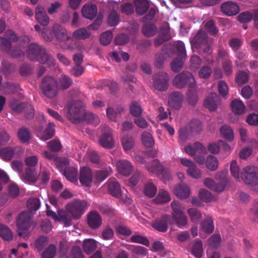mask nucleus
<instances>
[{
  "label": "nucleus",
  "instance_id": "61",
  "mask_svg": "<svg viewBox=\"0 0 258 258\" xmlns=\"http://www.w3.org/2000/svg\"><path fill=\"white\" fill-rule=\"evenodd\" d=\"M186 172L189 176L194 178L199 179L202 176L201 171L195 165L191 166L190 168H188Z\"/></svg>",
  "mask_w": 258,
  "mask_h": 258
},
{
  "label": "nucleus",
  "instance_id": "9",
  "mask_svg": "<svg viewBox=\"0 0 258 258\" xmlns=\"http://www.w3.org/2000/svg\"><path fill=\"white\" fill-rule=\"evenodd\" d=\"M154 88L160 91H166L169 87V78L168 74L164 72H159L153 76Z\"/></svg>",
  "mask_w": 258,
  "mask_h": 258
},
{
  "label": "nucleus",
  "instance_id": "56",
  "mask_svg": "<svg viewBox=\"0 0 258 258\" xmlns=\"http://www.w3.org/2000/svg\"><path fill=\"white\" fill-rule=\"evenodd\" d=\"M48 243V239L45 236L39 237L35 241V247L38 251L42 250Z\"/></svg>",
  "mask_w": 258,
  "mask_h": 258
},
{
  "label": "nucleus",
  "instance_id": "44",
  "mask_svg": "<svg viewBox=\"0 0 258 258\" xmlns=\"http://www.w3.org/2000/svg\"><path fill=\"white\" fill-rule=\"evenodd\" d=\"M177 57L185 59L186 57L185 47L182 42H178L175 45Z\"/></svg>",
  "mask_w": 258,
  "mask_h": 258
},
{
  "label": "nucleus",
  "instance_id": "47",
  "mask_svg": "<svg viewBox=\"0 0 258 258\" xmlns=\"http://www.w3.org/2000/svg\"><path fill=\"white\" fill-rule=\"evenodd\" d=\"M130 113L134 116H140L142 112V109L141 105L136 101H132L130 104Z\"/></svg>",
  "mask_w": 258,
  "mask_h": 258
},
{
  "label": "nucleus",
  "instance_id": "4",
  "mask_svg": "<svg viewBox=\"0 0 258 258\" xmlns=\"http://www.w3.org/2000/svg\"><path fill=\"white\" fill-rule=\"evenodd\" d=\"M67 118L73 123H80L84 120L85 106L80 100L70 101L67 104Z\"/></svg>",
  "mask_w": 258,
  "mask_h": 258
},
{
  "label": "nucleus",
  "instance_id": "58",
  "mask_svg": "<svg viewBox=\"0 0 258 258\" xmlns=\"http://www.w3.org/2000/svg\"><path fill=\"white\" fill-rule=\"evenodd\" d=\"M205 28L208 33L212 35H216L218 33V29L213 20L207 21L205 24Z\"/></svg>",
  "mask_w": 258,
  "mask_h": 258
},
{
  "label": "nucleus",
  "instance_id": "26",
  "mask_svg": "<svg viewBox=\"0 0 258 258\" xmlns=\"http://www.w3.org/2000/svg\"><path fill=\"white\" fill-rule=\"evenodd\" d=\"M174 192L176 196L181 199H186L190 195L188 187L184 184H179L176 186Z\"/></svg>",
  "mask_w": 258,
  "mask_h": 258
},
{
  "label": "nucleus",
  "instance_id": "8",
  "mask_svg": "<svg viewBox=\"0 0 258 258\" xmlns=\"http://www.w3.org/2000/svg\"><path fill=\"white\" fill-rule=\"evenodd\" d=\"M32 224L31 213L30 211L22 212L17 219L18 235L25 237L28 235V229Z\"/></svg>",
  "mask_w": 258,
  "mask_h": 258
},
{
  "label": "nucleus",
  "instance_id": "34",
  "mask_svg": "<svg viewBox=\"0 0 258 258\" xmlns=\"http://www.w3.org/2000/svg\"><path fill=\"white\" fill-rule=\"evenodd\" d=\"M203 252V243L200 240H195L191 248V253L197 258H201Z\"/></svg>",
  "mask_w": 258,
  "mask_h": 258
},
{
  "label": "nucleus",
  "instance_id": "37",
  "mask_svg": "<svg viewBox=\"0 0 258 258\" xmlns=\"http://www.w3.org/2000/svg\"><path fill=\"white\" fill-rule=\"evenodd\" d=\"M0 237L5 240L10 241L13 239V235L7 226L0 224Z\"/></svg>",
  "mask_w": 258,
  "mask_h": 258
},
{
  "label": "nucleus",
  "instance_id": "7",
  "mask_svg": "<svg viewBox=\"0 0 258 258\" xmlns=\"http://www.w3.org/2000/svg\"><path fill=\"white\" fill-rule=\"evenodd\" d=\"M89 207V204L86 201L76 199L68 204L66 209L73 218L78 219Z\"/></svg>",
  "mask_w": 258,
  "mask_h": 258
},
{
  "label": "nucleus",
  "instance_id": "23",
  "mask_svg": "<svg viewBox=\"0 0 258 258\" xmlns=\"http://www.w3.org/2000/svg\"><path fill=\"white\" fill-rule=\"evenodd\" d=\"M62 174L66 178L73 183L78 182V170L74 167H65L62 170L61 169Z\"/></svg>",
  "mask_w": 258,
  "mask_h": 258
},
{
  "label": "nucleus",
  "instance_id": "42",
  "mask_svg": "<svg viewBox=\"0 0 258 258\" xmlns=\"http://www.w3.org/2000/svg\"><path fill=\"white\" fill-rule=\"evenodd\" d=\"M130 241L132 242L138 243L148 246L150 245V242L148 239L141 235L135 234L132 235L130 238Z\"/></svg>",
  "mask_w": 258,
  "mask_h": 258
},
{
  "label": "nucleus",
  "instance_id": "19",
  "mask_svg": "<svg viewBox=\"0 0 258 258\" xmlns=\"http://www.w3.org/2000/svg\"><path fill=\"white\" fill-rule=\"evenodd\" d=\"M52 31L56 38L59 41H65L70 39L66 29L62 26L55 24L52 26Z\"/></svg>",
  "mask_w": 258,
  "mask_h": 258
},
{
  "label": "nucleus",
  "instance_id": "12",
  "mask_svg": "<svg viewBox=\"0 0 258 258\" xmlns=\"http://www.w3.org/2000/svg\"><path fill=\"white\" fill-rule=\"evenodd\" d=\"M103 130L104 133L99 140L100 145L104 148H112L114 144L112 137V131L106 125H104Z\"/></svg>",
  "mask_w": 258,
  "mask_h": 258
},
{
  "label": "nucleus",
  "instance_id": "22",
  "mask_svg": "<svg viewBox=\"0 0 258 258\" xmlns=\"http://www.w3.org/2000/svg\"><path fill=\"white\" fill-rule=\"evenodd\" d=\"M107 191L110 195L115 198L119 199L122 196L120 185L116 180H109L108 181Z\"/></svg>",
  "mask_w": 258,
  "mask_h": 258
},
{
  "label": "nucleus",
  "instance_id": "31",
  "mask_svg": "<svg viewBox=\"0 0 258 258\" xmlns=\"http://www.w3.org/2000/svg\"><path fill=\"white\" fill-rule=\"evenodd\" d=\"M56 220L63 223L66 227L70 226L72 224V218L62 210L58 211V217Z\"/></svg>",
  "mask_w": 258,
  "mask_h": 258
},
{
  "label": "nucleus",
  "instance_id": "28",
  "mask_svg": "<svg viewBox=\"0 0 258 258\" xmlns=\"http://www.w3.org/2000/svg\"><path fill=\"white\" fill-rule=\"evenodd\" d=\"M231 107L232 111L236 114H242L244 112L245 106L242 101L239 99H235L231 103Z\"/></svg>",
  "mask_w": 258,
  "mask_h": 258
},
{
  "label": "nucleus",
  "instance_id": "53",
  "mask_svg": "<svg viewBox=\"0 0 258 258\" xmlns=\"http://www.w3.org/2000/svg\"><path fill=\"white\" fill-rule=\"evenodd\" d=\"M56 246L54 244H50L43 252L42 258H53L56 253Z\"/></svg>",
  "mask_w": 258,
  "mask_h": 258
},
{
  "label": "nucleus",
  "instance_id": "38",
  "mask_svg": "<svg viewBox=\"0 0 258 258\" xmlns=\"http://www.w3.org/2000/svg\"><path fill=\"white\" fill-rule=\"evenodd\" d=\"M202 228L206 233H211L214 229L213 221L211 217H207L201 224Z\"/></svg>",
  "mask_w": 258,
  "mask_h": 258
},
{
  "label": "nucleus",
  "instance_id": "11",
  "mask_svg": "<svg viewBox=\"0 0 258 258\" xmlns=\"http://www.w3.org/2000/svg\"><path fill=\"white\" fill-rule=\"evenodd\" d=\"M172 216L170 215H163L160 219L155 220L152 224V226L157 230L165 232L168 229V225L172 224Z\"/></svg>",
  "mask_w": 258,
  "mask_h": 258
},
{
  "label": "nucleus",
  "instance_id": "24",
  "mask_svg": "<svg viewBox=\"0 0 258 258\" xmlns=\"http://www.w3.org/2000/svg\"><path fill=\"white\" fill-rule=\"evenodd\" d=\"M97 13V8L95 5H85L82 9L83 16L90 20L95 17Z\"/></svg>",
  "mask_w": 258,
  "mask_h": 258
},
{
  "label": "nucleus",
  "instance_id": "5",
  "mask_svg": "<svg viewBox=\"0 0 258 258\" xmlns=\"http://www.w3.org/2000/svg\"><path fill=\"white\" fill-rule=\"evenodd\" d=\"M40 89L45 96L53 98L58 94L57 82L52 77L45 76L42 80Z\"/></svg>",
  "mask_w": 258,
  "mask_h": 258
},
{
  "label": "nucleus",
  "instance_id": "60",
  "mask_svg": "<svg viewBox=\"0 0 258 258\" xmlns=\"http://www.w3.org/2000/svg\"><path fill=\"white\" fill-rule=\"evenodd\" d=\"M189 127L190 132L195 134H198L202 130V123L197 119L192 120L189 124Z\"/></svg>",
  "mask_w": 258,
  "mask_h": 258
},
{
  "label": "nucleus",
  "instance_id": "16",
  "mask_svg": "<svg viewBox=\"0 0 258 258\" xmlns=\"http://www.w3.org/2000/svg\"><path fill=\"white\" fill-rule=\"evenodd\" d=\"M215 179L220 182L218 183L215 182L212 190L218 192L223 191L228 183V180L226 178V172H217L215 175Z\"/></svg>",
  "mask_w": 258,
  "mask_h": 258
},
{
  "label": "nucleus",
  "instance_id": "33",
  "mask_svg": "<svg viewBox=\"0 0 258 258\" xmlns=\"http://www.w3.org/2000/svg\"><path fill=\"white\" fill-rule=\"evenodd\" d=\"M149 8V4L146 0H138L136 3V13L140 15L144 14Z\"/></svg>",
  "mask_w": 258,
  "mask_h": 258
},
{
  "label": "nucleus",
  "instance_id": "46",
  "mask_svg": "<svg viewBox=\"0 0 258 258\" xmlns=\"http://www.w3.org/2000/svg\"><path fill=\"white\" fill-rule=\"evenodd\" d=\"M190 220L193 222H198L202 218L201 213L196 208H191L187 210Z\"/></svg>",
  "mask_w": 258,
  "mask_h": 258
},
{
  "label": "nucleus",
  "instance_id": "64",
  "mask_svg": "<svg viewBox=\"0 0 258 258\" xmlns=\"http://www.w3.org/2000/svg\"><path fill=\"white\" fill-rule=\"evenodd\" d=\"M248 79V75L244 71H240L235 78L236 83L240 85L245 84Z\"/></svg>",
  "mask_w": 258,
  "mask_h": 258
},
{
  "label": "nucleus",
  "instance_id": "15",
  "mask_svg": "<svg viewBox=\"0 0 258 258\" xmlns=\"http://www.w3.org/2000/svg\"><path fill=\"white\" fill-rule=\"evenodd\" d=\"M221 11L225 15L232 16L239 13V7L235 3L227 2L222 4Z\"/></svg>",
  "mask_w": 258,
  "mask_h": 258
},
{
  "label": "nucleus",
  "instance_id": "21",
  "mask_svg": "<svg viewBox=\"0 0 258 258\" xmlns=\"http://www.w3.org/2000/svg\"><path fill=\"white\" fill-rule=\"evenodd\" d=\"M12 108L17 112L24 111L26 109H29L30 113L28 114L27 118H33L34 114V109L32 104L28 103L22 102L20 103L13 104L11 105Z\"/></svg>",
  "mask_w": 258,
  "mask_h": 258
},
{
  "label": "nucleus",
  "instance_id": "59",
  "mask_svg": "<svg viewBox=\"0 0 258 258\" xmlns=\"http://www.w3.org/2000/svg\"><path fill=\"white\" fill-rule=\"evenodd\" d=\"M184 60L178 57L174 59L170 63L172 70L175 73L179 72L182 68Z\"/></svg>",
  "mask_w": 258,
  "mask_h": 258
},
{
  "label": "nucleus",
  "instance_id": "2",
  "mask_svg": "<svg viewBox=\"0 0 258 258\" xmlns=\"http://www.w3.org/2000/svg\"><path fill=\"white\" fill-rule=\"evenodd\" d=\"M8 39L0 37V47L5 52L14 58L18 59L23 58L25 54L23 51L17 48L12 49V42H14L18 40V38L15 33L11 30H8L6 32Z\"/></svg>",
  "mask_w": 258,
  "mask_h": 258
},
{
  "label": "nucleus",
  "instance_id": "41",
  "mask_svg": "<svg viewBox=\"0 0 258 258\" xmlns=\"http://www.w3.org/2000/svg\"><path fill=\"white\" fill-rule=\"evenodd\" d=\"M221 136L226 140L232 141L233 139V133L232 130L227 125L222 126L220 130Z\"/></svg>",
  "mask_w": 258,
  "mask_h": 258
},
{
  "label": "nucleus",
  "instance_id": "35",
  "mask_svg": "<svg viewBox=\"0 0 258 258\" xmlns=\"http://www.w3.org/2000/svg\"><path fill=\"white\" fill-rule=\"evenodd\" d=\"M206 166L209 170L215 171L218 167V161L215 156L209 155L206 161Z\"/></svg>",
  "mask_w": 258,
  "mask_h": 258
},
{
  "label": "nucleus",
  "instance_id": "63",
  "mask_svg": "<svg viewBox=\"0 0 258 258\" xmlns=\"http://www.w3.org/2000/svg\"><path fill=\"white\" fill-rule=\"evenodd\" d=\"M113 37L112 33L108 31L102 34L100 37V42L104 45L109 44Z\"/></svg>",
  "mask_w": 258,
  "mask_h": 258
},
{
  "label": "nucleus",
  "instance_id": "36",
  "mask_svg": "<svg viewBox=\"0 0 258 258\" xmlns=\"http://www.w3.org/2000/svg\"><path fill=\"white\" fill-rule=\"evenodd\" d=\"M58 82L60 88L62 90L68 89L73 84L72 79L69 76L66 75H61Z\"/></svg>",
  "mask_w": 258,
  "mask_h": 258
},
{
  "label": "nucleus",
  "instance_id": "18",
  "mask_svg": "<svg viewBox=\"0 0 258 258\" xmlns=\"http://www.w3.org/2000/svg\"><path fill=\"white\" fill-rule=\"evenodd\" d=\"M116 168L118 172L124 176L129 175L133 170V166L127 160H120L116 163Z\"/></svg>",
  "mask_w": 258,
  "mask_h": 258
},
{
  "label": "nucleus",
  "instance_id": "52",
  "mask_svg": "<svg viewBox=\"0 0 258 258\" xmlns=\"http://www.w3.org/2000/svg\"><path fill=\"white\" fill-rule=\"evenodd\" d=\"M84 120H86L89 123H94L97 125L100 122L99 117L95 114L90 112H86L85 111V116Z\"/></svg>",
  "mask_w": 258,
  "mask_h": 258
},
{
  "label": "nucleus",
  "instance_id": "1",
  "mask_svg": "<svg viewBox=\"0 0 258 258\" xmlns=\"http://www.w3.org/2000/svg\"><path fill=\"white\" fill-rule=\"evenodd\" d=\"M26 55L31 60H37L41 63L54 66L55 59L48 54L46 50L37 43L29 44L26 52Z\"/></svg>",
  "mask_w": 258,
  "mask_h": 258
},
{
  "label": "nucleus",
  "instance_id": "49",
  "mask_svg": "<svg viewBox=\"0 0 258 258\" xmlns=\"http://www.w3.org/2000/svg\"><path fill=\"white\" fill-rule=\"evenodd\" d=\"M144 191L147 196L152 198L157 192V187L153 183L149 182L145 185Z\"/></svg>",
  "mask_w": 258,
  "mask_h": 258
},
{
  "label": "nucleus",
  "instance_id": "29",
  "mask_svg": "<svg viewBox=\"0 0 258 258\" xmlns=\"http://www.w3.org/2000/svg\"><path fill=\"white\" fill-rule=\"evenodd\" d=\"M17 149H18L17 147L15 148L10 147L4 148L1 150L0 155L5 161H10L13 157L14 152Z\"/></svg>",
  "mask_w": 258,
  "mask_h": 258
},
{
  "label": "nucleus",
  "instance_id": "25",
  "mask_svg": "<svg viewBox=\"0 0 258 258\" xmlns=\"http://www.w3.org/2000/svg\"><path fill=\"white\" fill-rule=\"evenodd\" d=\"M219 97L216 93H211L205 99L204 104L206 108H208L210 111L215 110L218 105Z\"/></svg>",
  "mask_w": 258,
  "mask_h": 258
},
{
  "label": "nucleus",
  "instance_id": "45",
  "mask_svg": "<svg viewBox=\"0 0 258 258\" xmlns=\"http://www.w3.org/2000/svg\"><path fill=\"white\" fill-rule=\"evenodd\" d=\"M18 136L21 142L23 143L29 141L31 137L29 131L26 127L20 128L18 131Z\"/></svg>",
  "mask_w": 258,
  "mask_h": 258
},
{
  "label": "nucleus",
  "instance_id": "17",
  "mask_svg": "<svg viewBox=\"0 0 258 258\" xmlns=\"http://www.w3.org/2000/svg\"><path fill=\"white\" fill-rule=\"evenodd\" d=\"M183 100V95L179 92L171 93L168 99V102L170 106L178 109L180 108Z\"/></svg>",
  "mask_w": 258,
  "mask_h": 258
},
{
  "label": "nucleus",
  "instance_id": "30",
  "mask_svg": "<svg viewBox=\"0 0 258 258\" xmlns=\"http://www.w3.org/2000/svg\"><path fill=\"white\" fill-rule=\"evenodd\" d=\"M148 171L152 173L159 174L163 171L162 167L158 160H154L146 165Z\"/></svg>",
  "mask_w": 258,
  "mask_h": 258
},
{
  "label": "nucleus",
  "instance_id": "6",
  "mask_svg": "<svg viewBox=\"0 0 258 258\" xmlns=\"http://www.w3.org/2000/svg\"><path fill=\"white\" fill-rule=\"evenodd\" d=\"M173 85L178 89L187 86L189 88H194L196 83L193 75L188 72H182L176 75L173 80Z\"/></svg>",
  "mask_w": 258,
  "mask_h": 258
},
{
  "label": "nucleus",
  "instance_id": "10",
  "mask_svg": "<svg viewBox=\"0 0 258 258\" xmlns=\"http://www.w3.org/2000/svg\"><path fill=\"white\" fill-rule=\"evenodd\" d=\"M241 177L247 184L258 183V168L254 166H246L241 173Z\"/></svg>",
  "mask_w": 258,
  "mask_h": 258
},
{
  "label": "nucleus",
  "instance_id": "57",
  "mask_svg": "<svg viewBox=\"0 0 258 258\" xmlns=\"http://www.w3.org/2000/svg\"><path fill=\"white\" fill-rule=\"evenodd\" d=\"M142 32L146 37H150L156 33V28L153 24H145L143 27Z\"/></svg>",
  "mask_w": 258,
  "mask_h": 258
},
{
  "label": "nucleus",
  "instance_id": "39",
  "mask_svg": "<svg viewBox=\"0 0 258 258\" xmlns=\"http://www.w3.org/2000/svg\"><path fill=\"white\" fill-rule=\"evenodd\" d=\"M170 200L169 194L165 190L161 189L155 198V201L157 204H162L167 203L170 201Z\"/></svg>",
  "mask_w": 258,
  "mask_h": 258
},
{
  "label": "nucleus",
  "instance_id": "32",
  "mask_svg": "<svg viewBox=\"0 0 258 258\" xmlns=\"http://www.w3.org/2000/svg\"><path fill=\"white\" fill-rule=\"evenodd\" d=\"M97 245L95 240L93 239H85L84 240L83 248L87 254H90L96 248Z\"/></svg>",
  "mask_w": 258,
  "mask_h": 258
},
{
  "label": "nucleus",
  "instance_id": "43",
  "mask_svg": "<svg viewBox=\"0 0 258 258\" xmlns=\"http://www.w3.org/2000/svg\"><path fill=\"white\" fill-rule=\"evenodd\" d=\"M121 144L125 151L131 150L134 146V140L131 136H125L121 139Z\"/></svg>",
  "mask_w": 258,
  "mask_h": 258
},
{
  "label": "nucleus",
  "instance_id": "62",
  "mask_svg": "<svg viewBox=\"0 0 258 258\" xmlns=\"http://www.w3.org/2000/svg\"><path fill=\"white\" fill-rule=\"evenodd\" d=\"M170 27L168 24L162 26L160 29L159 36L168 41L171 39L170 35Z\"/></svg>",
  "mask_w": 258,
  "mask_h": 258
},
{
  "label": "nucleus",
  "instance_id": "3",
  "mask_svg": "<svg viewBox=\"0 0 258 258\" xmlns=\"http://www.w3.org/2000/svg\"><path fill=\"white\" fill-rule=\"evenodd\" d=\"M208 41L207 34L204 31L199 30L190 40V43L192 49L200 54H210L211 51Z\"/></svg>",
  "mask_w": 258,
  "mask_h": 258
},
{
  "label": "nucleus",
  "instance_id": "20",
  "mask_svg": "<svg viewBox=\"0 0 258 258\" xmlns=\"http://www.w3.org/2000/svg\"><path fill=\"white\" fill-rule=\"evenodd\" d=\"M35 18L41 25L46 26L49 22V18L46 14L45 9L41 6H38L36 8Z\"/></svg>",
  "mask_w": 258,
  "mask_h": 258
},
{
  "label": "nucleus",
  "instance_id": "13",
  "mask_svg": "<svg viewBox=\"0 0 258 258\" xmlns=\"http://www.w3.org/2000/svg\"><path fill=\"white\" fill-rule=\"evenodd\" d=\"M87 224L92 229H97L100 228L102 224V220L100 214L95 211H92L87 215Z\"/></svg>",
  "mask_w": 258,
  "mask_h": 258
},
{
  "label": "nucleus",
  "instance_id": "27",
  "mask_svg": "<svg viewBox=\"0 0 258 258\" xmlns=\"http://www.w3.org/2000/svg\"><path fill=\"white\" fill-rule=\"evenodd\" d=\"M54 126L55 125L53 123L49 122L42 135H38V136L43 141H46L52 138L55 134Z\"/></svg>",
  "mask_w": 258,
  "mask_h": 258
},
{
  "label": "nucleus",
  "instance_id": "50",
  "mask_svg": "<svg viewBox=\"0 0 258 258\" xmlns=\"http://www.w3.org/2000/svg\"><path fill=\"white\" fill-rule=\"evenodd\" d=\"M90 34L85 28L77 29L73 32V37L76 39H85L88 38Z\"/></svg>",
  "mask_w": 258,
  "mask_h": 258
},
{
  "label": "nucleus",
  "instance_id": "48",
  "mask_svg": "<svg viewBox=\"0 0 258 258\" xmlns=\"http://www.w3.org/2000/svg\"><path fill=\"white\" fill-rule=\"evenodd\" d=\"M27 205L31 211H36L40 207V202L37 198H31L27 201Z\"/></svg>",
  "mask_w": 258,
  "mask_h": 258
},
{
  "label": "nucleus",
  "instance_id": "51",
  "mask_svg": "<svg viewBox=\"0 0 258 258\" xmlns=\"http://www.w3.org/2000/svg\"><path fill=\"white\" fill-rule=\"evenodd\" d=\"M171 207L173 211L172 215H181L183 213L184 208L177 201H173L171 203Z\"/></svg>",
  "mask_w": 258,
  "mask_h": 258
},
{
  "label": "nucleus",
  "instance_id": "55",
  "mask_svg": "<svg viewBox=\"0 0 258 258\" xmlns=\"http://www.w3.org/2000/svg\"><path fill=\"white\" fill-rule=\"evenodd\" d=\"M119 17L117 13L112 10L109 14L107 22L109 26H116L119 23Z\"/></svg>",
  "mask_w": 258,
  "mask_h": 258
},
{
  "label": "nucleus",
  "instance_id": "40",
  "mask_svg": "<svg viewBox=\"0 0 258 258\" xmlns=\"http://www.w3.org/2000/svg\"><path fill=\"white\" fill-rule=\"evenodd\" d=\"M142 142L146 148H151L154 145V140L151 134L148 132H144L142 134Z\"/></svg>",
  "mask_w": 258,
  "mask_h": 258
},
{
  "label": "nucleus",
  "instance_id": "14",
  "mask_svg": "<svg viewBox=\"0 0 258 258\" xmlns=\"http://www.w3.org/2000/svg\"><path fill=\"white\" fill-rule=\"evenodd\" d=\"M93 174L90 168L87 167L81 168L79 180L81 183L85 186H89L92 182Z\"/></svg>",
  "mask_w": 258,
  "mask_h": 258
},
{
  "label": "nucleus",
  "instance_id": "54",
  "mask_svg": "<svg viewBox=\"0 0 258 258\" xmlns=\"http://www.w3.org/2000/svg\"><path fill=\"white\" fill-rule=\"evenodd\" d=\"M171 216L172 221L174 219L178 227L181 228L187 224V218L183 213L181 215H171Z\"/></svg>",
  "mask_w": 258,
  "mask_h": 258
}]
</instances>
